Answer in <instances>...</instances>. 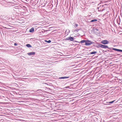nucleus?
Here are the masks:
<instances>
[{"label": "nucleus", "instance_id": "obj_4", "mask_svg": "<svg viewBox=\"0 0 122 122\" xmlns=\"http://www.w3.org/2000/svg\"><path fill=\"white\" fill-rule=\"evenodd\" d=\"M101 43L104 44H108L109 42V41L107 40H103L101 41Z\"/></svg>", "mask_w": 122, "mask_h": 122}, {"label": "nucleus", "instance_id": "obj_14", "mask_svg": "<svg viewBox=\"0 0 122 122\" xmlns=\"http://www.w3.org/2000/svg\"><path fill=\"white\" fill-rule=\"evenodd\" d=\"M45 41L46 42H48V43H50L51 42V41L50 40H49L48 41H47L46 40H45Z\"/></svg>", "mask_w": 122, "mask_h": 122}, {"label": "nucleus", "instance_id": "obj_10", "mask_svg": "<svg viewBox=\"0 0 122 122\" xmlns=\"http://www.w3.org/2000/svg\"><path fill=\"white\" fill-rule=\"evenodd\" d=\"M86 40H82L80 42H79V43H85L86 42Z\"/></svg>", "mask_w": 122, "mask_h": 122}, {"label": "nucleus", "instance_id": "obj_21", "mask_svg": "<svg viewBox=\"0 0 122 122\" xmlns=\"http://www.w3.org/2000/svg\"><path fill=\"white\" fill-rule=\"evenodd\" d=\"M4 28H6V29H9L10 28H6V27H4Z\"/></svg>", "mask_w": 122, "mask_h": 122}, {"label": "nucleus", "instance_id": "obj_1", "mask_svg": "<svg viewBox=\"0 0 122 122\" xmlns=\"http://www.w3.org/2000/svg\"><path fill=\"white\" fill-rule=\"evenodd\" d=\"M97 48L101 47L103 48H107L109 50H111L112 48H111L107 46L103 45L100 44H99L98 46H97Z\"/></svg>", "mask_w": 122, "mask_h": 122}, {"label": "nucleus", "instance_id": "obj_16", "mask_svg": "<svg viewBox=\"0 0 122 122\" xmlns=\"http://www.w3.org/2000/svg\"><path fill=\"white\" fill-rule=\"evenodd\" d=\"M105 10L104 9H102V10H101V9H100V10H99V11H103V10Z\"/></svg>", "mask_w": 122, "mask_h": 122}, {"label": "nucleus", "instance_id": "obj_8", "mask_svg": "<svg viewBox=\"0 0 122 122\" xmlns=\"http://www.w3.org/2000/svg\"><path fill=\"white\" fill-rule=\"evenodd\" d=\"M103 5H100L99 7H98L97 9L98 10V11H99V10L100 9H101L103 7Z\"/></svg>", "mask_w": 122, "mask_h": 122}, {"label": "nucleus", "instance_id": "obj_5", "mask_svg": "<svg viewBox=\"0 0 122 122\" xmlns=\"http://www.w3.org/2000/svg\"><path fill=\"white\" fill-rule=\"evenodd\" d=\"M35 52H30L29 53H28L27 54L29 56H32L33 55H34L35 54Z\"/></svg>", "mask_w": 122, "mask_h": 122}, {"label": "nucleus", "instance_id": "obj_2", "mask_svg": "<svg viewBox=\"0 0 122 122\" xmlns=\"http://www.w3.org/2000/svg\"><path fill=\"white\" fill-rule=\"evenodd\" d=\"M94 42L92 41H90L88 40H86L85 43V45L86 46H90L92 44L94 43Z\"/></svg>", "mask_w": 122, "mask_h": 122}, {"label": "nucleus", "instance_id": "obj_6", "mask_svg": "<svg viewBox=\"0 0 122 122\" xmlns=\"http://www.w3.org/2000/svg\"><path fill=\"white\" fill-rule=\"evenodd\" d=\"M70 77L69 76H64L60 77L58 79H65L69 78Z\"/></svg>", "mask_w": 122, "mask_h": 122}, {"label": "nucleus", "instance_id": "obj_17", "mask_svg": "<svg viewBox=\"0 0 122 122\" xmlns=\"http://www.w3.org/2000/svg\"><path fill=\"white\" fill-rule=\"evenodd\" d=\"M78 26V25L77 24H76L74 26L75 27H77Z\"/></svg>", "mask_w": 122, "mask_h": 122}, {"label": "nucleus", "instance_id": "obj_18", "mask_svg": "<svg viewBox=\"0 0 122 122\" xmlns=\"http://www.w3.org/2000/svg\"><path fill=\"white\" fill-rule=\"evenodd\" d=\"M73 41H74V42H79H79H78V41H75L74 40Z\"/></svg>", "mask_w": 122, "mask_h": 122}, {"label": "nucleus", "instance_id": "obj_12", "mask_svg": "<svg viewBox=\"0 0 122 122\" xmlns=\"http://www.w3.org/2000/svg\"><path fill=\"white\" fill-rule=\"evenodd\" d=\"M97 52L96 51L92 52H90V54H94L97 53Z\"/></svg>", "mask_w": 122, "mask_h": 122}, {"label": "nucleus", "instance_id": "obj_22", "mask_svg": "<svg viewBox=\"0 0 122 122\" xmlns=\"http://www.w3.org/2000/svg\"><path fill=\"white\" fill-rule=\"evenodd\" d=\"M96 30H97V31H98V29H96Z\"/></svg>", "mask_w": 122, "mask_h": 122}, {"label": "nucleus", "instance_id": "obj_23", "mask_svg": "<svg viewBox=\"0 0 122 122\" xmlns=\"http://www.w3.org/2000/svg\"><path fill=\"white\" fill-rule=\"evenodd\" d=\"M108 51H109V50H108Z\"/></svg>", "mask_w": 122, "mask_h": 122}, {"label": "nucleus", "instance_id": "obj_9", "mask_svg": "<svg viewBox=\"0 0 122 122\" xmlns=\"http://www.w3.org/2000/svg\"><path fill=\"white\" fill-rule=\"evenodd\" d=\"M112 49L113 50H114L116 51H119L120 52V50L119 49H118L115 48H112Z\"/></svg>", "mask_w": 122, "mask_h": 122}, {"label": "nucleus", "instance_id": "obj_3", "mask_svg": "<svg viewBox=\"0 0 122 122\" xmlns=\"http://www.w3.org/2000/svg\"><path fill=\"white\" fill-rule=\"evenodd\" d=\"M65 40H69L70 41H73L74 40V38L70 36L66 38Z\"/></svg>", "mask_w": 122, "mask_h": 122}, {"label": "nucleus", "instance_id": "obj_11", "mask_svg": "<svg viewBox=\"0 0 122 122\" xmlns=\"http://www.w3.org/2000/svg\"><path fill=\"white\" fill-rule=\"evenodd\" d=\"M97 21V19H93L91 20L90 21V22H95L96 21Z\"/></svg>", "mask_w": 122, "mask_h": 122}, {"label": "nucleus", "instance_id": "obj_13", "mask_svg": "<svg viewBox=\"0 0 122 122\" xmlns=\"http://www.w3.org/2000/svg\"><path fill=\"white\" fill-rule=\"evenodd\" d=\"M26 46L28 47H31V45L30 44H27L26 45Z\"/></svg>", "mask_w": 122, "mask_h": 122}, {"label": "nucleus", "instance_id": "obj_19", "mask_svg": "<svg viewBox=\"0 0 122 122\" xmlns=\"http://www.w3.org/2000/svg\"><path fill=\"white\" fill-rule=\"evenodd\" d=\"M14 45L15 46H16L17 45V44L16 43H15L14 44Z\"/></svg>", "mask_w": 122, "mask_h": 122}, {"label": "nucleus", "instance_id": "obj_7", "mask_svg": "<svg viewBox=\"0 0 122 122\" xmlns=\"http://www.w3.org/2000/svg\"><path fill=\"white\" fill-rule=\"evenodd\" d=\"M34 31V29L33 27L31 28L29 30V32H33Z\"/></svg>", "mask_w": 122, "mask_h": 122}, {"label": "nucleus", "instance_id": "obj_20", "mask_svg": "<svg viewBox=\"0 0 122 122\" xmlns=\"http://www.w3.org/2000/svg\"><path fill=\"white\" fill-rule=\"evenodd\" d=\"M120 52H122V50H120Z\"/></svg>", "mask_w": 122, "mask_h": 122}, {"label": "nucleus", "instance_id": "obj_15", "mask_svg": "<svg viewBox=\"0 0 122 122\" xmlns=\"http://www.w3.org/2000/svg\"><path fill=\"white\" fill-rule=\"evenodd\" d=\"M114 101H115V100H114L112 101L109 102H108V103H113Z\"/></svg>", "mask_w": 122, "mask_h": 122}]
</instances>
